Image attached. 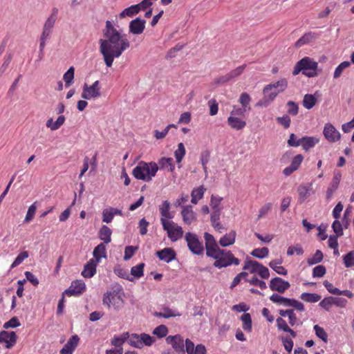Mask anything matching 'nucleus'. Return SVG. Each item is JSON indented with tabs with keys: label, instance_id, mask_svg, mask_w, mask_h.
<instances>
[{
	"label": "nucleus",
	"instance_id": "nucleus-1",
	"mask_svg": "<svg viewBox=\"0 0 354 354\" xmlns=\"http://www.w3.org/2000/svg\"><path fill=\"white\" fill-rule=\"evenodd\" d=\"M104 39L100 40V50L107 67H111L115 58L130 47V41L122 30H117L110 21H106L103 30Z\"/></svg>",
	"mask_w": 354,
	"mask_h": 354
},
{
	"label": "nucleus",
	"instance_id": "nucleus-2",
	"mask_svg": "<svg viewBox=\"0 0 354 354\" xmlns=\"http://www.w3.org/2000/svg\"><path fill=\"white\" fill-rule=\"evenodd\" d=\"M288 87V80L281 78L277 82L267 84L263 89V97L257 103V106L266 107L270 105L277 96L283 93Z\"/></svg>",
	"mask_w": 354,
	"mask_h": 354
},
{
	"label": "nucleus",
	"instance_id": "nucleus-3",
	"mask_svg": "<svg viewBox=\"0 0 354 354\" xmlns=\"http://www.w3.org/2000/svg\"><path fill=\"white\" fill-rule=\"evenodd\" d=\"M125 295L122 286L119 284H113L110 290L107 291L103 297V303L109 308H114L118 310L124 304Z\"/></svg>",
	"mask_w": 354,
	"mask_h": 354
},
{
	"label": "nucleus",
	"instance_id": "nucleus-4",
	"mask_svg": "<svg viewBox=\"0 0 354 354\" xmlns=\"http://www.w3.org/2000/svg\"><path fill=\"white\" fill-rule=\"evenodd\" d=\"M158 169L159 167L155 162L140 161L133 169L132 174L136 179L149 182L156 175Z\"/></svg>",
	"mask_w": 354,
	"mask_h": 354
},
{
	"label": "nucleus",
	"instance_id": "nucleus-5",
	"mask_svg": "<svg viewBox=\"0 0 354 354\" xmlns=\"http://www.w3.org/2000/svg\"><path fill=\"white\" fill-rule=\"evenodd\" d=\"M216 252L211 253L207 257L215 259L214 266L218 268H225L232 264L239 265V260L235 258L230 251L219 248Z\"/></svg>",
	"mask_w": 354,
	"mask_h": 354
},
{
	"label": "nucleus",
	"instance_id": "nucleus-6",
	"mask_svg": "<svg viewBox=\"0 0 354 354\" xmlns=\"http://www.w3.org/2000/svg\"><path fill=\"white\" fill-rule=\"evenodd\" d=\"M318 64L308 57L300 59L295 65L292 71L293 75H297L301 72L304 75L312 77L317 75Z\"/></svg>",
	"mask_w": 354,
	"mask_h": 354
},
{
	"label": "nucleus",
	"instance_id": "nucleus-7",
	"mask_svg": "<svg viewBox=\"0 0 354 354\" xmlns=\"http://www.w3.org/2000/svg\"><path fill=\"white\" fill-rule=\"evenodd\" d=\"M160 223L163 230L167 232L169 239L172 242H176L183 237V228L176 223L171 220H166L165 218H160Z\"/></svg>",
	"mask_w": 354,
	"mask_h": 354
},
{
	"label": "nucleus",
	"instance_id": "nucleus-8",
	"mask_svg": "<svg viewBox=\"0 0 354 354\" xmlns=\"http://www.w3.org/2000/svg\"><path fill=\"white\" fill-rule=\"evenodd\" d=\"M94 259L90 260L89 276L92 277L96 273V266L102 258H106V247L103 243L99 244L93 250Z\"/></svg>",
	"mask_w": 354,
	"mask_h": 354
},
{
	"label": "nucleus",
	"instance_id": "nucleus-9",
	"mask_svg": "<svg viewBox=\"0 0 354 354\" xmlns=\"http://www.w3.org/2000/svg\"><path fill=\"white\" fill-rule=\"evenodd\" d=\"M185 239L187 243L189 250L194 254L201 255L203 253L204 248L202 242L199 241L197 236L192 232H187Z\"/></svg>",
	"mask_w": 354,
	"mask_h": 354
},
{
	"label": "nucleus",
	"instance_id": "nucleus-10",
	"mask_svg": "<svg viewBox=\"0 0 354 354\" xmlns=\"http://www.w3.org/2000/svg\"><path fill=\"white\" fill-rule=\"evenodd\" d=\"M166 342L170 344L177 353H185V340L183 339L181 335H169L167 337Z\"/></svg>",
	"mask_w": 354,
	"mask_h": 354
},
{
	"label": "nucleus",
	"instance_id": "nucleus-11",
	"mask_svg": "<svg viewBox=\"0 0 354 354\" xmlns=\"http://www.w3.org/2000/svg\"><path fill=\"white\" fill-rule=\"evenodd\" d=\"M86 290V284L82 280L73 281L69 288L64 292V295L77 297Z\"/></svg>",
	"mask_w": 354,
	"mask_h": 354
},
{
	"label": "nucleus",
	"instance_id": "nucleus-12",
	"mask_svg": "<svg viewBox=\"0 0 354 354\" xmlns=\"http://www.w3.org/2000/svg\"><path fill=\"white\" fill-rule=\"evenodd\" d=\"M245 68V65L238 66L226 75L216 78L214 82L216 85L227 83L239 76L243 72Z\"/></svg>",
	"mask_w": 354,
	"mask_h": 354
},
{
	"label": "nucleus",
	"instance_id": "nucleus-13",
	"mask_svg": "<svg viewBox=\"0 0 354 354\" xmlns=\"http://www.w3.org/2000/svg\"><path fill=\"white\" fill-rule=\"evenodd\" d=\"M269 286L272 291L283 293L290 288V284L280 277H274L270 280Z\"/></svg>",
	"mask_w": 354,
	"mask_h": 354
},
{
	"label": "nucleus",
	"instance_id": "nucleus-14",
	"mask_svg": "<svg viewBox=\"0 0 354 354\" xmlns=\"http://www.w3.org/2000/svg\"><path fill=\"white\" fill-rule=\"evenodd\" d=\"M323 133L325 138L330 142H335L341 138L340 133L330 123H326L325 124Z\"/></svg>",
	"mask_w": 354,
	"mask_h": 354
},
{
	"label": "nucleus",
	"instance_id": "nucleus-15",
	"mask_svg": "<svg viewBox=\"0 0 354 354\" xmlns=\"http://www.w3.org/2000/svg\"><path fill=\"white\" fill-rule=\"evenodd\" d=\"M180 214L184 223L186 225H191L197 220L196 214L194 212L193 207L190 205L183 206Z\"/></svg>",
	"mask_w": 354,
	"mask_h": 354
},
{
	"label": "nucleus",
	"instance_id": "nucleus-16",
	"mask_svg": "<svg viewBox=\"0 0 354 354\" xmlns=\"http://www.w3.org/2000/svg\"><path fill=\"white\" fill-rule=\"evenodd\" d=\"M17 335L14 331L2 330L0 332V343H5L6 348H11L17 342Z\"/></svg>",
	"mask_w": 354,
	"mask_h": 354
},
{
	"label": "nucleus",
	"instance_id": "nucleus-17",
	"mask_svg": "<svg viewBox=\"0 0 354 354\" xmlns=\"http://www.w3.org/2000/svg\"><path fill=\"white\" fill-rule=\"evenodd\" d=\"M185 353L187 354H207V349L202 344L195 345L189 339H185Z\"/></svg>",
	"mask_w": 354,
	"mask_h": 354
},
{
	"label": "nucleus",
	"instance_id": "nucleus-18",
	"mask_svg": "<svg viewBox=\"0 0 354 354\" xmlns=\"http://www.w3.org/2000/svg\"><path fill=\"white\" fill-rule=\"evenodd\" d=\"M341 179L342 174L339 172H335L326 191V199L328 201L332 198L333 194L337 189Z\"/></svg>",
	"mask_w": 354,
	"mask_h": 354
},
{
	"label": "nucleus",
	"instance_id": "nucleus-19",
	"mask_svg": "<svg viewBox=\"0 0 354 354\" xmlns=\"http://www.w3.org/2000/svg\"><path fill=\"white\" fill-rule=\"evenodd\" d=\"M204 239L205 242L207 256L211 255V253L216 252V250H218L220 248L214 237L208 232L204 233Z\"/></svg>",
	"mask_w": 354,
	"mask_h": 354
},
{
	"label": "nucleus",
	"instance_id": "nucleus-20",
	"mask_svg": "<svg viewBox=\"0 0 354 354\" xmlns=\"http://www.w3.org/2000/svg\"><path fill=\"white\" fill-rule=\"evenodd\" d=\"M146 21L139 17L132 20L129 23V32L133 35H140L145 28Z\"/></svg>",
	"mask_w": 354,
	"mask_h": 354
},
{
	"label": "nucleus",
	"instance_id": "nucleus-21",
	"mask_svg": "<svg viewBox=\"0 0 354 354\" xmlns=\"http://www.w3.org/2000/svg\"><path fill=\"white\" fill-rule=\"evenodd\" d=\"M318 38L317 34L312 32L305 33L301 38H299L295 44L296 48H300L304 45L313 43Z\"/></svg>",
	"mask_w": 354,
	"mask_h": 354
},
{
	"label": "nucleus",
	"instance_id": "nucleus-22",
	"mask_svg": "<svg viewBox=\"0 0 354 354\" xmlns=\"http://www.w3.org/2000/svg\"><path fill=\"white\" fill-rule=\"evenodd\" d=\"M79 339L80 338L77 335H73L61 349L60 354H72L78 344Z\"/></svg>",
	"mask_w": 354,
	"mask_h": 354
},
{
	"label": "nucleus",
	"instance_id": "nucleus-23",
	"mask_svg": "<svg viewBox=\"0 0 354 354\" xmlns=\"http://www.w3.org/2000/svg\"><path fill=\"white\" fill-rule=\"evenodd\" d=\"M156 254L160 260L167 263L171 261L176 257L174 250L170 248H164L163 250L157 252Z\"/></svg>",
	"mask_w": 354,
	"mask_h": 354
},
{
	"label": "nucleus",
	"instance_id": "nucleus-24",
	"mask_svg": "<svg viewBox=\"0 0 354 354\" xmlns=\"http://www.w3.org/2000/svg\"><path fill=\"white\" fill-rule=\"evenodd\" d=\"M319 139L314 136H304L301 138V145L304 150L306 151L313 148L317 143H319Z\"/></svg>",
	"mask_w": 354,
	"mask_h": 354
},
{
	"label": "nucleus",
	"instance_id": "nucleus-25",
	"mask_svg": "<svg viewBox=\"0 0 354 354\" xmlns=\"http://www.w3.org/2000/svg\"><path fill=\"white\" fill-rule=\"evenodd\" d=\"M157 164L158 166H160V169H167L172 174L174 173L175 165L174 163L173 158L162 157L158 160Z\"/></svg>",
	"mask_w": 354,
	"mask_h": 354
},
{
	"label": "nucleus",
	"instance_id": "nucleus-26",
	"mask_svg": "<svg viewBox=\"0 0 354 354\" xmlns=\"http://www.w3.org/2000/svg\"><path fill=\"white\" fill-rule=\"evenodd\" d=\"M205 191L206 188L203 185L194 188L191 193V203L196 205L203 198Z\"/></svg>",
	"mask_w": 354,
	"mask_h": 354
},
{
	"label": "nucleus",
	"instance_id": "nucleus-27",
	"mask_svg": "<svg viewBox=\"0 0 354 354\" xmlns=\"http://www.w3.org/2000/svg\"><path fill=\"white\" fill-rule=\"evenodd\" d=\"M171 204L168 201H164L159 206V211L161 215L160 218L171 220L174 217V214L170 212Z\"/></svg>",
	"mask_w": 354,
	"mask_h": 354
},
{
	"label": "nucleus",
	"instance_id": "nucleus-28",
	"mask_svg": "<svg viewBox=\"0 0 354 354\" xmlns=\"http://www.w3.org/2000/svg\"><path fill=\"white\" fill-rule=\"evenodd\" d=\"M236 233L235 231L232 230L229 233L224 235L219 240V244L222 247H227L234 243L236 240Z\"/></svg>",
	"mask_w": 354,
	"mask_h": 354
},
{
	"label": "nucleus",
	"instance_id": "nucleus-29",
	"mask_svg": "<svg viewBox=\"0 0 354 354\" xmlns=\"http://www.w3.org/2000/svg\"><path fill=\"white\" fill-rule=\"evenodd\" d=\"M227 124L231 128L236 129V130H241L246 125V122L244 120L240 119L238 117H234V116L228 117Z\"/></svg>",
	"mask_w": 354,
	"mask_h": 354
},
{
	"label": "nucleus",
	"instance_id": "nucleus-30",
	"mask_svg": "<svg viewBox=\"0 0 354 354\" xmlns=\"http://www.w3.org/2000/svg\"><path fill=\"white\" fill-rule=\"evenodd\" d=\"M270 300L277 305L284 307H290L292 299L284 297L278 294H272L270 297Z\"/></svg>",
	"mask_w": 354,
	"mask_h": 354
},
{
	"label": "nucleus",
	"instance_id": "nucleus-31",
	"mask_svg": "<svg viewBox=\"0 0 354 354\" xmlns=\"http://www.w3.org/2000/svg\"><path fill=\"white\" fill-rule=\"evenodd\" d=\"M58 12H59L58 8H53L52 9L51 14L47 18V19L45 21L43 27L53 30L55 24L56 22V20L57 19Z\"/></svg>",
	"mask_w": 354,
	"mask_h": 354
},
{
	"label": "nucleus",
	"instance_id": "nucleus-32",
	"mask_svg": "<svg viewBox=\"0 0 354 354\" xmlns=\"http://www.w3.org/2000/svg\"><path fill=\"white\" fill-rule=\"evenodd\" d=\"M313 187L312 184H309L308 185H300L297 189V192L299 194V200L303 202L310 195V192L312 191Z\"/></svg>",
	"mask_w": 354,
	"mask_h": 354
},
{
	"label": "nucleus",
	"instance_id": "nucleus-33",
	"mask_svg": "<svg viewBox=\"0 0 354 354\" xmlns=\"http://www.w3.org/2000/svg\"><path fill=\"white\" fill-rule=\"evenodd\" d=\"M261 263L256 261L246 259L244 262L243 269L249 270L251 273H257L259 268L261 267Z\"/></svg>",
	"mask_w": 354,
	"mask_h": 354
},
{
	"label": "nucleus",
	"instance_id": "nucleus-34",
	"mask_svg": "<svg viewBox=\"0 0 354 354\" xmlns=\"http://www.w3.org/2000/svg\"><path fill=\"white\" fill-rule=\"evenodd\" d=\"M142 9V8L138 4L131 6L127 8H125L120 14V17L121 18H124L127 16L133 17L135 15L138 14L139 11Z\"/></svg>",
	"mask_w": 354,
	"mask_h": 354
},
{
	"label": "nucleus",
	"instance_id": "nucleus-35",
	"mask_svg": "<svg viewBox=\"0 0 354 354\" xmlns=\"http://www.w3.org/2000/svg\"><path fill=\"white\" fill-rule=\"evenodd\" d=\"M129 337V333H123L119 336H114L111 339V344L116 347V348H122V345Z\"/></svg>",
	"mask_w": 354,
	"mask_h": 354
},
{
	"label": "nucleus",
	"instance_id": "nucleus-36",
	"mask_svg": "<svg viewBox=\"0 0 354 354\" xmlns=\"http://www.w3.org/2000/svg\"><path fill=\"white\" fill-rule=\"evenodd\" d=\"M315 95L306 94L303 100V106L307 109H311L317 103V98Z\"/></svg>",
	"mask_w": 354,
	"mask_h": 354
},
{
	"label": "nucleus",
	"instance_id": "nucleus-37",
	"mask_svg": "<svg viewBox=\"0 0 354 354\" xmlns=\"http://www.w3.org/2000/svg\"><path fill=\"white\" fill-rule=\"evenodd\" d=\"M111 229L106 225H103L99 232V236L101 240L104 241V243H109L111 242Z\"/></svg>",
	"mask_w": 354,
	"mask_h": 354
},
{
	"label": "nucleus",
	"instance_id": "nucleus-38",
	"mask_svg": "<svg viewBox=\"0 0 354 354\" xmlns=\"http://www.w3.org/2000/svg\"><path fill=\"white\" fill-rule=\"evenodd\" d=\"M220 214L221 212H213L211 214L210 220L212 223V225L216 230H223L224 227L220 223Z\"/></svg>",
	"mask_w": 354,
	"mask_h": 354
},
{
	"label": "nucleus",
	"instance_id": "nucleus-39",
	"mask_svg": "<svg viewBox=\"0 0 354 354\" xmlns=\"http://www.w3.org/2000/svg\"><path fill=\"white\" fill-rule=\"evenodd\" d=\"M223 200V198L218 196L212 195L211 196L210 200V206L213 209V212H221L222 210V207L221 206V203Z\"/></svg>",
	"mask_w": 354,
	"mask_h": 354
},
{
	"label": "nucleus",
	"instance_id": "nucleus-40",
	"mask_svg": "<svg viewBox=\"0 0 354 354\" xmlns=\"http://www.w3.org/2000/svg\"><path fill=\"white\" fill-rule=\"evenodd\" d=\"M300 298L309 303H315L321 299V296L315 293L304 292L301 295Z\"/></svg>",
	"mask_w": 354,
	"mask_h": 354
},
{
	"label": "nucleus",
	"instance_id": "nucleus-41",
	"mask_svg": "<svg viewBox=\"0 0 354 354\" xmlns=\"http://www.w3.org/2000/svg\"><path fill=\"white\" fill-rule=\"evenodd\" d=\"M281 262L277 260L272 261L269 263V266L273 269L277 274L281 275H286L287 270L286 269L280 266Z\"/></svg>",
	"mask_w": 354,
	"mask_h": 354
},
{
	"label": "nucleus",
	"instance_id": "nucleus-42",
	"mask_svg": "<svg viewBox=\"0 0 354 354\" xmlns=\"http://www.w3.org/2000/svg\"><path fill=\"white\" fill-rule=\"evenodd\" d=\"M29 257V252L28 251H23L20 252L15 258L14 261L10 266V270L19 266L25 259Z\"/></svg>",
	"mask_w": 354,
	"mask_h": 354
},
{
	"label": "nucleus",
	"instance_id": "nucleus-43",
	"mask_svg": "<svg viewBox=\"0 0 354 354\" xmlns=\"http://www.w3.org/2000/svg\"><path fill=\"white\" fill-rule=\"evenodd\" d=\"M74 72L75 68L73 66H71L68 68V70L64 74L63 80L65 82V86L69 87L72 83L74 78Z\"/></svg>",
	"mask_w": 354,
	"mask_h": 354
},
{
	"label": "nucleus",
	"instance_id": "nucleus-44",
	"mask_svg": "<svg viewBox=\"0 0 354 354\" xmlns=\"http://www.w3.org/2000/svg\"><path fill=\"white\" fill-rule=\"evenodd\" d=\"M99 81H95L90 86V99H95L101 96L100 86Z\"/></svg>",
	"mask_w": 354,
	"mask_h": 354
},
{
	"label": "nucleus",
	"instance_id": "nucleus-45",
	"mask_svg": "<svg viewBox=\"0 0 354 354\" xmlns=\"http://www.w3.org/2000/svg\"><path fill=\"white\" fill-rule=\"evenodd\" d=\"M269 250L268 248H256L252 251L251 254L258 259H264L268 257Z\"/></svg>",
	"mask_w": 354,
	"mask_h": 354
},
{
	"label": "nucleus",
	"instance_id": "nucleus-46",
	"mask_svg": "<svg viewBox=\"0 0 354 354\" xmlns=\"http://www.w3.org/2000/svg\"><path fill=\"white\" fill-rule=\"evenodd\" d=\"M185 155V148L183 143L180 142L178 145L177 149L174 151V156L178 163L180 162Z\"/></svg>",
	"mask_w": 354,
	"mask_h": 354
},
{
	"label": "nucleus",
	"instance_id": "nucleus-47",
	"mask_svg": "<svg viewBox=\"0 0 354 354\" xmlns=\"http://www.w3.org/2000/svg\"><path fill=\"white\" fill-rule=\"evenodd\" d=\"M243 322V329L247 331H251L252 330V319L249 313H244L241 317Z\"/></svg>",
	"mask_w": 354,
	"mask_h": 354
},
{
	"label": "nucleus",
	"instance_id": "nucleus-48",
	"mask_svg": "<svg viewBox=\"0 0 354 354\" xmlns=\"http://www.w3.org/2000/svg\"><path fill=\"white\" fill-rule=\"evenodd\" d=\"M155 316L157 317L169 318L176 316H180V314L176 313L171 309L165 308L164 309L163 312L156 313Z\"/></svg>",
	"mask_w": 354,
	"mask_h": 354
},
{
	"label": "nucleus",
	"instance_id": "nucleus-49",
	"mask_svg": "<svg viewBox=\"0 0 354 354\" xmlns=\"http://www.w3.org/2000/svg\"><path fill=\"white\" fill-rule=\"evenodd\" d=\"M351 65V62L348 61H345L339 64L335 68L333 74V77L335 79L339 78L344 69L348 68Z\"/></svg>",
	"mask_w": 354,
	"mask_h": 354
},
{
	"label": "nucleus",
	"instance_id": "nucleus-50",
	"mask_svg": "<svg viewBox=\"0 0 354 354\" xmlns=\"http://www.w3.org/2000/svg\"><path fill=\"white\" fill-rule=\"evenodd\" d=\"M129 344L135 348H142V344L140 340V335L138 334H131V335H129Z\"/></svg>",
	"mask_w": 354,
	"mask_h": 354
},
{
	"label": "nucleus",
	"instance_id": "nucleus-51",
	"mask_svg": "<svg viewBox=\"0 0 354 354\" xmlns=\"http://www.w3.org/2000/svg\"><path fill=\"white\" fill-rule=\"evenodd\" d=\"M36 202L33 203L28 209L26 217L24 218V222L29 223L31 221L35 214L36 210H37V205Z\"/></svg>",
	"mask_w": 354,
	"mask_h": 354
},
{
	"label": "nucleus",
	"instance_id": "nucleus-52",
	"mask_svg": "<svg viewBox=\"0 0 354 354\" xmlns=\"http://www.w3.org/2000/svg\"><path fill=\"white\" fill-rule=\"evenodd\" d=\"M140 335V340H141L142 347L144 345L150 346L156 341L155 338L151 337L149 334L142 333Z\"/></svg>",
	"mask_w": 354,
	"mask_h": 354
},
{
	"label": "nucleus",
	"instance_id": "nucleus-53",
	"mask_svg": "<svg viewBox=\"0 0 354 354\" xmlns=\"http://www.w3.org/2000/svg\"><path fill=\"white\" fill-rule=\"evenodd\" d=\"M168 333V329L165 325H160L153 330V334L159 338L165 337Z\"/></svg>",
	"mask_w": 354,
	"mask_h": 354
},
{
	"label": "nucleus",
	"instance_id": "nucleus-54",
	"mask_svg": "<svg viewBox=\"0 0 354 354\" xmlns=\"http://www.w3.org/2000/svg\"><path fill=\"white\" fill-rule=\"evenodd\" d=\"M251 101L250 96L247 93H242L239 97V102L242 107L250 110V107L248 106Z\"/></svg>",
	"mask_w": 354,
	"mask_h": 354
},
{
	"label": "nucleus",
	"instance_id": "nucleus-55",
	"mask_svg": "<svg viewBox=\"0 0 354 354\" xmlns=\"http://www.w3.org/2000/svg\"><path fill=\"white\" fill-rule=\"evenodd\" d=\"M144 267L145 264L143 263L132 267L131 269V274L137 278L141 277L143 275Z\"/></svg>",
	"mask_w": 354,
	"mask_h": 354
},
{
	"label": "nucleus",
	"instance_id": "nucleus-56",
	"mask_svg": "<svg viewBox=\"0 0 354 354\" xmlns=\"http://www.w3.org/2000/svg\"><path fill=\"white\" fill-rule=\"evenodd\" d=\"M171 127L176 128L177 126L174 124H169L168 126H167L166 128L162 131L155 130L154 131V136L156 137V139H158V140L164 138L167 136L169 129Z\"/></svg>",
	"mask_w": 354,
	"mask_h": 354
},
{
	"label": "nucleus",
	"instance_id": "nucleus-57",
	"mask_svg": "<svg viewBox=\"0 0 354 354\" xmlns=\"http://www.w3.org/2000/svg\"><path fill=\"white\" fill-rule=\"evenodd\" d=\"M314 330H315L316 335L319 338L322 339L324 342H327V340H328V335H327V333H326V331L324 330V329L323 328H322L321 326H319L318 325H315L314 326Z\"/></svg>",
	"mask_w": 354,
	"mask_h": 354
},
{
	"label": "nucleus",
	"instance_id": "nucleus-58",
	"mask_svg": "<svg viewBox=\"0 0 354 354\" xmlns=\"http://www.w3.org/2000/svg\"><path fill=\"white\" fill-rule=\"evenodd\" d=\"M323 259V254L320 250H317L313 257L308 259L309 265H314L321 262Z\"/></svg>",
	"mask_w": 354,
	"mask_h": 354
},
{
	"label": "nucleus",
	"instance_id": "nucleus-59",
	"mask_svg": "<svg viewBox=\"0 0 354 354\" xmlns=\"http://www.w3.org/2000/svg\"><path fill=\"white\" fill-rule=\"evenodd\" d=\"M344 263L346 268H350L354 266V251L348 252L344 257Z\"/></svg>",
	"mask_w": 354,
	"mask_h": 354
},
{
	"label": "nucleus",
	"instance_id": "nucleus-60",
	"mask_svg": "<svg viewBox=\"0 0 354 354\" xmlns=\"http://www.w3.org/2000/svg\"><path fill=\"white\" fill-rule=\"evenodd\" d=\"M272 203H268L263 205L259 211L257 219L259 220L262 217L265 216L272 209Z\"/></svg>",
	"mask_w": 354,
	"mask_h": 354
},
{
	"label": "nucleus",
	"instance_id": "nucleus-61",
	"mask_svg": "<svg viewBox=\"0 0 354 354\" xmlns=\"http://www.w3.org/2000/svg\"><path fill=\"white\" fill-rule=\"evenodd\" d=\"M209 154L208 152H205V153H203L201 154V162L202 164L203 169L205 177L207 176V163L209 162Z\"/></svg>",
	"mask_w": 354,
	"mask_h": 354
},
{
	"label": "nucleus",
	"instance_id": "nucleus-62",
	"mask_svg": "<svg viewBox=\"0 0 354 354\" xmlns=\"http://www.w3.org/2000/svg\"><path fill=\"white\" fill-rule=\"evenodd\" d=\"M189 200V195L185 194H181L179 197L175 201L174 205L177 207H181L183 208V206H185L184 204L187 203Z\"/></svg>",
	"mask_w": 354,
	"mask_h": 354
},
{
	"label": "nucleus",
	"instance_id": "nucleus-63",
	"mask_svg": "<svg viewBox=\"0 0 354 354\" xmlns=\"http://www.w3.org/2000/svg\"><path fill=\"white\" fill-rule=\"evenodd\" d=\"M21 325V323L19 322V319L14 317L11 318L9 321L6 322L3 324V328L6 329H8L9 328H16Z\"/></svg>",
	"mask_w": 354,
	"mask_h": 354
},
{
	"label": "nucleus",
	"instance_id": "nucleus-64",
	"mask_svg": "<svg viewBox=\"0 0 354 354\" xmlns=\"http://www.w3.org/2000/svg\"><path fill=\"white\" fill-rule=\"evenodd\" d=\"M303 160V156L298 154L293 158L290 165L296 171L299 168Z\"/></svg>",
	"mask_w": 354,
	"mask_h": 354
}]
</instances>
